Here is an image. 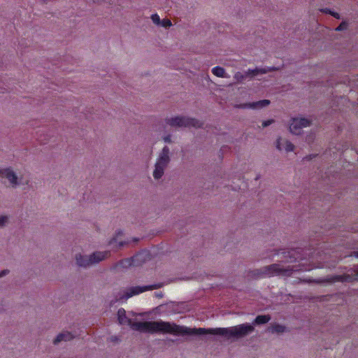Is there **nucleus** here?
I'll use <instances>...</instances> for the list:
<instances>
[{
	"mask_svg": "<svg viewBox=\"0 0 358 358\" xmlns=\"http://www.w3.org/2000/svg\"><path fill=\"white\" fill-rule=\"evenodd\" d=\"M270 331L272 333H282L285 331V327L279 324H273L270 327Z\"/></svg>",
	"mask_w": 358,
	"mask_h": 358,
	"instance_id": "dca6fc26",
	"label": "nucleus"
},
{
	"mask_svg": "<svg viewBox=\"0 0 358 358\" xmlns=\"http://www.w3.org/2000/svg\"><path fill=\"white\" fill-rule=\"evenodd\" d=\"M171 22L169 19H164L161 20V23L159 24V25L165 28L169 27L170 26H171Z\"/></svg>",
	"mask_w": 358,
	"mask_h": 358,
	"instance_id": "6ab92c4d",
	"label": "nucleus"
},
{
	"mask_svg": "<svg viewBox=\"0 0 358 358\" xmlns=\"http://www.w3.org/2000/svg\"><path fill=\"white\" fill-rule=\"evenodd\" d=\"M357 280H358V270L354 275L342 274L333 275L329 279L328 281L330 282H351Z\"/></svg>",
	"mask_w": 358,
	"mask_h": 358,
	"instance_id": "1a4fd4ad",
	"label": "nucleus"
},
{
	"mask_svg": "<svg viewBox=\"0 0 358 358\" xmlns=\"http://www.w3.org/2000/svg\"><path fill=\"white\" fill-rule=\"evenodd\" d=\"M322 11L323 13H329L330 15H331L332 16H334L335 18L336 19H340V15L339 13H336V12H334V11H331L330 9L329 8H324V9H322Z\"/></svg>",
	"mask_w": 358,
	"mask_h": 358,
	"instance_id": "a211bd4d",
	"label": "nucleus"
},
{
	"mask_svg": "<svg viewBox=\"0 0 358 358\" xmlns=\"http://www.w3.org/2000/svg\"><path fill=\"white\" fill-rule=\"evenodd\" d=\"M271 320V317L269 315H258L255 319L253 324H264L267 322H268Z\"/></svg>",
	"mask_w": 358,
	"mask_h": 358,
	"instance_id": "4468645a",
	"label": "nucleus"
},
{
	"mask_svg": "<svg viewBox=\"0 0 358 358\" xmlns=\"http://www.w3.org/2000/svg\"><path fill=\"white\" fill-rule=\"evenodd\" d=\"M169 149L165 146L155 164L153 176L155 179H159L164 174V170L169 161Z\"/></svg>",
	"mask_w": 358,
	"mask_h": 358,
	"instance_id": "39448f33",
	"label": "nucleus"
},
{
	"mask_svg": "<svg viewBox=\"0 0 358 358\" xmlns=\"http://www.w3.org/2000/svg\"><path fill=\"white\" fill-rule=\"evenodd\" d=\"M166 123L172 127L199 128L202 126V123L196 119L180 116L167 118Z\"/></svg>",
	"mask_w": 358,
	"mask_h": 358,
	"instance_id": "20e7f679",
	"label": "nucleus"
},
{
	"mask_svg": "<svg viewBox=\"0 0 358 358\" xmlns=\"http://www.w3.org/2000/svg\"><path fill=\"white\" fill-rule=\"evenodd\" d=\"M9 273V271L6 269L0 271V278L7 275Z\"/></svg>",
	"mask_w": 358,
	"mask_h": 358,
	"instance_id": "393cba45",
	"label": "nucleus"
},
{
	"mask_svg": "<svg viewBox=\"0 0 358 358\" xmlns=\"http://www.w3.org/2000/svg\"><path fill=\"white\" fill-rule=\"evenodd\" d=\"M346 24L345 22H342L341 24H339L338 27H337L336 28V31H342L343 29H345L346 28Z\"/></svg>",
	"mask_w": 358,
	"mask_h": 358,
	"instance_id": "4be33fe9",
	"label": "nucleus"
},
{
	"mask_svg": "<svg viewBox=\"0 0 358 358\" xmlns=\"http://www.w3.org/2000/svg\"><path fill=\"white\" fill-rule=\"evenodd\" d=\"M164 141L166 142V143H170L171 141V136L170 135H168L166 136H165L164 138Z\"/></svg>",
	"mask_w": 358,
	"mask_h": 358,
	"instance_id": "a878e982",
	"label": "nucleus"
},
{
	"mask_svg": "<svg viewBox=\"0 0 358 358\" xmlns=\"http://www.w3.org/2000/svg\"><path fill=\"white\" fill-rule=\"evenodd\" d=\"M212 73L219 78H226L225 70L221 66H215L212 69Z\"/></svg>",
	"mask_w": 358,
	"mask_h": 358,
	"instance_id": "2eb2a0df",
	"label": "nucleus"
},
{
	"mask_svg": "<svg viewBox=\"0 0 358 358\" xmlns=\"http://www.w3.org/2000/svg\"><path fill=\"white\" fill-rule=\"evenodd\" d=\"M119 245H120V246H122V245H124L123 242H122V241L119 242Z\"/></svg>",
	"mask_w": 358,
	"mask_h": 358,
	"instance_id": "bb28decb",
	"label": "nucleus"
},
{
	"mask_svg": "<svg viewBox=\"0 0 358 358\" xmlns=\"http://www.w3.org/2000/svg\"><path fill=\"white\" fill-rule=\"evenodd\" d=\"M273 122V120H269L264 121L262 122V127H266L270 125Z\"/></svg>",
	"mask_w": 358,
	"mask_h": 358,
	"instance_id": "b1692460",
	"label": "nucleus"
},
{
	"mask_svg": "<svg viewBox=\"0 0 358 358\" xmlns=\"http://www.w3.org/2000/svg\"><path fill=\"white\" fill-rule=\"evenodd\" d=\"M276 148L279 150L285 149L287 152L293 151L294 145L289 141H282L281 138H278L276 141Z\"/></svg>",
	"mask_w": 358,
	"mask_h": 358,
	"instance_id": "9b49d317",
	"label": "nucleus"
},
{
	"mask_svg": "<svg viewBox=\"0 0 358 358\" xmlns=\"http://www.w3.org/2000/svg\"><path fill=\"white\" fill-rule=\"evenodd\" d=\"M144 252H139L136 255L120 260L117 264V267L128 268L130 266H138L145 262Z\"/></svg>",
	"mask_w": 358,
	"mask_h": 358,
	"instance_id": "423d86ee",
	"label": "nucleus"
},
{
	"mask_svg": "<svg viewBox=\"0 0 358 358\" xmlns=\"http://www.w3.org/2000/svg\"><path fill=\"white\" fill-rule=\"evenodd\" d=\"M275 69L274 68H262V69H259V68H256L255 69H254L252 71V75L253 76H257L258 75L259 73H266L268 71H273Z\"/></svg>",
	"mask_w": 358,
	"mask_h": 358,
	"instance_id": "f3484780",
	"label": "nucleus"
},
{
	"mask_svg": "<svg viewBox=\"0 0 358 358\" xmlns=\"http://www.w3.org/2000/svg\"><path fill=\"white\" fill-rule=\"evenodd\" d=\"M270 103V101L267 99H263L259 101L249 103L241 106V108L248 107L250 108H260L268 106Z\"/></svg>",
	"mask_w": 358,
	"mask_h": 358,
	"instance_id": "f8f14e48",
	"label": "nucleus"
},
{
	"mask_svg": "<svg viewBox=\"0 0 358 358\" xmlns=\"http://www.w3.org/2000/svg\"><path fill=\"white\" fill-rule=\"evenodd\" d=\"M355 256L358 258V251L355 252Z\"/></svg>",
	"mask_w": 358,
	"mask_h": 358,
	"instance_id": "cd10ccee",
	"label": "nucleus"
},
{
	"mask_svg": "<svg viewBox=\"0 0 358 358\" xmlns=\"http://www.w3.org/2000/svg\"><path fill=\"white\" fill-rule=\"evenodd\" d=\"M74 338V336L70 332H62L57 335V336L55 338L53 343L54 344H57L61 341H71Z\"/></svg>",
	"mask_w": 358,
	"mask_h": 358,
	"instance_id": "ddd939ff",
	"label": "nucleus"
},
{
	"mask_svg": "<svg viewBox=\"0 0 358 358\" xmlns=\"http://www.w3.org/2000/svg\"><path fill=\"white\" fill-rule=\"evenodd\" d=\"M109 255L110 252L108 251L96 252L90 256H83L79 254L76 255V259L78 266L85 267L105 259Z\"/></svg>",
	"mask_w": 358,
	"mask_h": 358,
	"instance_id": "f03ea898",
	"label": "nucleus"
},
{
	"mask_svg": "<svg viewBox=\"0 0 358 358\" xmlns=\"http://www.w3.org/2000/svg\"><path fill=\"white\" fill-rule=\"evenodd\" d=\"M0 177L8 179L12 186L17 184V178L10 169H0Z\"/></svg>",
	"mask_w": 358,
	"mask_h": 358,
	"instance_id": "9d476101",
	"label": "nucleus"
},
{
	"mask_svg": "<svg viewBox=\"0 0 358 358\" xmlns=\"http://www.w3.org/2000/svg\"><path fill=\"white\" fill-rule=\"evenodd\" d=\"M156 287V285L132 287L129 289L128 292H126L125 295L120 297L118 299H117V301L127 300L134 295L139 294L148 290H152L153 289H155Z\"/></svg>",
	"mask_w": 358,
	"mask_h": 358,
	"instance_id": "6e6552de",
	"label": "nucleus"
},
{
	"mask_svg": "<svg viewBox=\"0 0 358 358\" xmlns=\"http://www.w3.org/2000/svg\"><path fill=\"white\" fill-rule=\"evenodd\" d=\"M8 222V217L5 215L0 216V227H3Z\"/></svg>",
	"mask_w": 358,
	"mask_h": 358,
	"instance_id": "412c9836",
	"label": "nucleus"
},
{
	"mask_svg": "<svg viewBox=\"0 0 358 358\" xmlns=\"http://www.w3.org/2000/svg\"><path fill=\"white\" fill-rule=\"evenodd\" d=\"M117 319L120 324L128 323L132 329L143 333H163L180 335H204L213 334L230 337H242L254 331L252 325L243 324L230 328H189L171 324L164 321L134 322L126 316L124 309L120 308L117 311Z\"/></svg>",
	"mask_w": 358,
	"mask_h": 358,
	"instance_id": "f257e3e1",
	"label": "nucleus"
},
{
	"mask_svg": "<svg viewBox=\"0 0 358 358\" xmlns=\"http://www.w3.org/2000/svg\"><path fill=\"white\" fill-rule=\"evenodd\" d=\"M151 19H152V22L157 25H159V24L161 23L160 17L157 14L152 15Z\"/></svg>",
	"mask_w": 358,
	"mask_h": 358,
	"instance_id": "aec40b11",
	"label": "nucleus"
},
{
	"mask_svg": "<svg viewBox=\"0 0 358 358\" xmlns=\"http://www.w3.org/2000/svg\"><path fill=\"white\" fill-rule=\"evenodd\" d=\"M310 121L308 119L293 118L289 125V131L295 135H299L301 133L302 129L310 126Z\"/></svg>",
	"mask_w": 358,
	"mask_h": 358,
	"instance_id": "0eeeda50",
	"label": "nucleus"
},
{
	"mask_svg": "<svg viewBox=\"0 0 358 358\" xmlns=\"http://www.w3.org/2000/svg\"><path fill=\"white\" fill-rule=\"evenodd\" d=\"M291 273L292 270L282 268L279 264H273L257 270L256 274L260 277H271L275 275L289 276Z\"/></svg>",
	"mask_w": 358,
	"mask_h": 358,
	"instance_id": "7ed1b4c3",
	"label": "nucleus"
},
{
	"mask_svg": "<svg viewBox=\"0 0 358 358\" xmlns=\"http://www.w3.org/2000/svg\"><path fill=\"white\" fill-rule=\"evenodd\" d=\"M122 231H118L117 233H116V236L111 241H110V244H112V243L114 241V242H117V238H118V236L122 235Z\"/></svg>",
	"mask_w": 358,
	"mask_h": 358,
	"instance_id": "5701e85b",
	"label": "nucleus"
}]
</instances>
